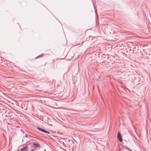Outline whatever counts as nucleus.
I'll use <instances>...</instances> for the list:
<instances>
[{"label":"nucleus","instance_id":"6","mask_svg":"<svg viewBox=\"0 0 151 151\" xmlns=\"http://www.w3.org/2000/svg\"><path fill=\"white\" fill-rule=\"evenodd\" d=\"M27 109V108H25V107H24V109Z\"/></svg>","mask_w":151,"mask_h":151},{"label":"nucleus","instance_id":"7","mask_svg":"<svg viewBox=\"0 0 151 151\" xmlns=\"http://www.w3.org/2000/svg\"><path fill=\"white\" fill-rule=\"evenodd\" d=\"M26 136H27V134L26 135Z\"/></svg>","mask_w":151,"mask_h":151},{"label":"nucleus","instance_id":"4","mask_svg":"<svg viewBox=\"0 0 151 151\" xmlns=\"http://www.w3.org/2000/svg\"><path fill=\"white\" fill-rule=\"evenodd\" d=\"M33 145L35 146V147H40L39 145L37 143H33Z\"/></svg>","mask_w":151,"mask_h":151},{"label":"nucleus","instance_id":"2","mask_svg":"<svg viewBox=\"0 0 151 151\" xmlns=\"http://www.w3.org/2000/svg\"><path fill=\"white\" fill-rule=\"evenodd\" d=\"M37 129H39V130H40V131L42 132H44L47 133V134H50V132L45 130H44L42 128L37 127Z\"/></svg>","mask_w":151,"mask_h":151},{"label":"nucleus","instance_id":"1","mask_svg":"<svg viewBox=\"0 0 151 151\" xmlns=\"http://www.w3.org/2000/svg\"><path fill=\"white\" fill-rule=\"evenodd\" d=\"M117 138L119 139V140L120 142H122V139L121 137L120 133L119 132H118Z\"/></svg>","mask_w":151,"mask_h":151},{"label":"nucleus","instance_id":"3","mask_svg":"<svg viewBox=\"0 0 151 151\" xmlns=\"http://www.w3.org/2000/svg\"><path fill=\"white\" fill-rule=\"evenodd\" d=\"M28 146H25L23 148L21 149V151H27Z\"/></svg>","mask_w":151,"mask_h":151},{"label":"nucleus","instance_id":"5","mask_svg":"<svg viewBox=\"0 0 151 151\" xmlns=\"http://www.w3.org/2000/svg\"><path fill=\"white\" fill-rule=\"evenodd\" d=\"M43 55H44L43 54H41V55L37 56V57H36V58H39V57H42L43 56Z\"/></svg>","mask_w":151,"mask_h":151}]
</instances>
